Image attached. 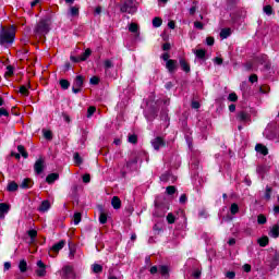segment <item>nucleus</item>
<instances>
[{"instance_id":"f257e3e1","label":"nucleus","mask_w":279,"mask_h":279,"mask_svg":"<svg viewBox=\"0 0 279 279\" xmlns=\"http://www.w3.org/2000/svg\"><path fill=\"white\" fill-rule=\"evenodd\" d=\"M16 38V28L14 26H1L0 29V45L1 47H10Z\"/></svg>"},{"instance_id":"f03ea898","label":"nucleus","mask_w":279,"mask_h":279,"mask_svg":"<svg viewBox=\"0 0 279 279\" xmlns=\"http://www.w3.org/2000/svg\"><path fill=\"white\" fill-rule=\"evenodd\" d=\"M50 29H51V20L43 19L35 26L34 33L36 34V36H46V34H49Z\"/></svg>"},{"instance_id":"7ed1b4c3","label":"nucleus","mask_w":279,"mask_h":279,"mask_svg":"<svg viewBox=\"0 0 279 279\" xmlns=\"http://www.w3.org/2000/svg\"><path fill=\"white\" fill-rule=\"evenodd\" d=\"M120 10L121 12H126L128 14H134L136 12V3L134 0H126Z\"/></svg>"},{"instance_id":"20e7f679","label":"nucleus","mask_w":279,"mask_h":279,"mask_svg":"<svg viewBox=\"0 0 279 279\" xmlns=\"http://www.w3.org/2000/svg\"><path fill=\"white\" fill-rule=\"evenodd\" d=\"M35 274L38 278H45V276H47V265H45L43 260L37 262Z\"/></svg>"},{"instance_id":"39448f33","label":"nucleus","mask_w":279,"mask_h":279,"mask_svg":"<svg viewBox=\"0 0 279 279\" xmlns=\"http://www.w3.org/2000/svg\"><path fill=\"white\" fill-rule=\"evenodd\" d=\"M90 48H87L80 57H71L72 62H84L90 58Z\"/></svg>"},{"instance_id":"423d86ee","label":"nucleus","mask_w":279,"mask_h":279,"mask_svg":"<svg viewBox=\"0 0 279 279\" xmlns=\"http://www.w3.org/2000/svg\"><path fill=\"white\" fill-rule=\"evenodd\" d=\"M165 145H166L165 138H162L160 136H158L151 141V146L154 147V149L156 151H159L160 147H165Z\"/></svg>"},{"instance_id":"0eeeda50","label":"nucleus","mask_w":279,"mask_h":279,"mask_svg":"<svg viewBox=\"0 0 279 279\" xmlns=\"http://www.w3.org/2000/svg\"><path fill=\"white\" fill-rule=\"evenodd\" d=\"M238 121H240L241 123H250L251 121V117L250 113L245 112V111H240L236 116Z\"/></svg>"},{"instance_id":"6e6552de","label":"nucleus","mask_w":279,"mask_h":279,"mask_svg":"<svg viewBox=\"0 0 279 279\" xmlns=\"http://www.w3.org/2000/svg\"><path fill=\"white\" fill-rule=\"evenodd\" d=\"M35 172L40 174L43 173V170L45 169V160L38 159L34 165Z\"/></svg>"},{"instance_id":"1a4fd4ad","label":"nucleus","mask_w":279,"mask_h":279,"mask_svg":"<svg viewBox=\"0 0 279 279\" xmlns=\"http://www.w3.org/2000/svg\"><path fill=\"white\" fill-rule=\"evenodd\" d=\"M166 69H168L169 73H173L175 69H178V61L170 59L166 63Z\"/></svg>"},{"instance_id":"9d476101","label":"nucleus","mask_w":279,"mask_h":279,"mask_svg":"<svg viewBox=\"0 0 279 279\" xmlns=\"http://www.w3.org/2000/svg\"><path fill=\"white\" fill-rule=\"evenodd\" d=\"M10 211V206L5 203L0 204V219H4L5 215Z\"/></svg>"},{"instance_id":"9b49d317","label":"nucleus","mask_w":279,"mask_h":279,"mask_svg":"<svg viewBox=\"0 0 279 279\" xmlns=\"http://www.w3.org/2000/svg\"><path fill=\"white\" fill-rule=\"evenodd\" d=\"M255 150L258 154H262V156H267V154H269V150L267 149V146L263 145V144H257L255 146Z\"/></svg>"},{"instance_id":"f8f14e48","label":"nucleus","mask_w":279,"mask_h":279,"mask_svg":"<svg viewBox=\"0 0 279 279\" xmlns=\"http://www.w3.org/2000/svg\"><path fill=\"white\" fill-rule=\"evenodd\" d=\"M64 245H66V241L61 240L58 243H56L51 250L52 252H54V254H58V252H60V250H62Z\"/></svg>"},{"instance_id":"ddd939ff","label":"nucleus","mask_w":279,"mask_h":279,"mask_svg":"<svg viewBox=\"0 0 279 279\" xmlns=\"http://www.w3.org/2000/svg\"><path fill=\"white\" fill-rule=\"evenodd\" d=\"M21 189H32L34 186V181L32 179L26 178L21 183Z\"/></svg>"},{"instance_id":"4468645a","label":"nucleus","mask_w":279,"mask_h":279,"mask_svg":"<svg viewBox=\"0 0 279 279\" xmlns=\"http://www.w3.org/2000/svg\"><path fill=\"white\" fill-rule=\"evenodd\" d=\"M51 208V203L49 201H43L41 205L39 206V213H47Z\"/></svg>"},{"instance_id":"2eb2a0df","label":"nucleus","mask_w":279,"mask_h":279,"mask_svg":"<svg viewBox=\"0 0 279 279\" xmlns=\"http://www.w3.org/2000/svg\"><path fill=\"white\" fill-rule=\"evenodd\" d=\"M111 206L114 210H119V208H121V198H119V196H113L111 199Z\"/></svg>"},{"instance_id":"dca6fc26","label":"nucleus","mask_w":279,"mask_h":279,"mask_svg":"<svg viewBox=\"0 0 279 279\" xmlns=\"http://www.w3.org/2000/svg\"><path fill=\"white\" fill-rule=\"evenodd\" d=\"M62 274L64 278H71V276H73V267L64 266L62 269Z\"/></svg>"},{"instance_id":"f3484780","label":"nucleus","mask_w":279,"mask_h":279,"mask_svg":"<svg viewBox=\"0 0 279 279\" xmlns=\"http://www.w3.org/2000/svg\"><path fill=\"white\" fill-rule=\"evenodd\" d=\"M269 236H271L272 239H278L279 236V226L275 225L269 232Z\"/></svg>"},{"instance_id":"a211bd4d","label":"nucleus","mask_w":279,"mask_h":279,"mask_svg":"<svg viewBox=\"0 0 279 279\" xmlns=\"http://www.w3.org/2000/svg\"><path fill=\"white\" fill-rule=\"evenodd\" d=\"M257 243L260 247H267V245H269V238L267 235L262 236L257 240Z\"/></svg>"},{"instance_id":"6ab92c4d","label":"nucleus","mask_w":279,"mask_h":279,"mask_svg":"<svg viewBox=\"0 0 279 279\" xmlns=\"http://www.w3.org/2000/svg\"><path fill=\"white\" fill-rule=\"evenodd\" d=\"M58 178H60V175H59L58 173H50V174L47 175L46 182H47L48 184H53V182H54L56 180H58Z\"/></svg>"},{"instance_id":"aec40b11","label":"nucleus","mask_w":279,"mask_h":279,"mask_svg":"<svg viewBox=\"0 0 279 279\" xmlns=\"http://www.w3.org/2000/svg\"><path fill=\"white\" fill-rule=\"evenodd\" d=\"M7 190L10 192V193H14L15 191H19V184L14 181H11L9 182L8 186H7Z\"/></svg>"},{"instance_id":"412c9836","label":"nucleus","mask_w":279,"mask_h":279,"mask_svg":"<svg viewBox=\"0 0 279 279\" xmlns=\"http://www.w3.org/2000/svg\"><path fill=\"white\" fill-rule=\"evenodd\" d=\"M73 86L82 88V86H84V76L82 75L76 76L74 80Z\"/></svg>"},{"instance_id":"4be33fe9","label":"nucleus","mask_w":279,"mask_h":279,"mask_svg":"<svg viewBox=\"0 0 279 279\" xmlns=\"http://www.w3.org/2000/svg\"><path fill=\"white\" fill-rule=\"evenodd\" d=\"M180 65H181L182 71H184L185 73L191 72V65H189L186 60L180 59Z\"/></svg>"},{"instance_id":"5701e85b","label":"nucleus","mask_w":279,"mask_h":279,"mask_svg":"<svg viewBox=\"0 0 279 279\" xmlns=\"http://www.w3.org/2000/svg\"><path fill=\"white\" fill-rule=\"evenodd\" d=\"M69 14L73 17L80 16V7L77 5L70 7Z\"/></svg>"},{"instance_id":"b1692460","label":"nucleus","mask_w":279,"mask_h":279,"mask_svg":"<svg viewBox=\"0 0 279 279\" xmlns=\"http://www.w3.org/2000/svg\"><path fill=\"white\" fill-rule=\"evenodd\" d=\"M232 34V31L230 28H222L221 32H220V38H228L230 37Z\"/></svg>"},{"instance_id":"393cba45","label":"nucleus","mask_w":279,"mask_h":279,"mask_svg":"<svg viewBox=\"0 0 279 279\" xmlns=\"http://www.w3.org/2000/svg\"><path fill=\"white\" fill-rule=\"evenodd\" d=\"M19 93L23 97H29V88H27V86H25V85L20 86Z\"/></svg>"},{"instance_id":"a878e982","label":"nucleus","mask_w":279,"mask_h":279,"mask_svg":"<svg viewBox=\"0 0 279 279\" xmlns=\"http://www.w3.org/2000/svg\"><path fill=\"white\" fill-rule=\"evenodd\" d=\"M19 269L22 274H25V271H27V262L25 259L20 260Z\"/></svg>"},{"instance_id":"bb28decb","label":"nucleus","mask_w":279,"mask_h":279,"mask_svg":"<svg viewBox=\"0 0 279 279\" xmlns=\"http://www.w3.org/2000/svg\"><path fill=\"white\" fill-rule=\"evenodd\" d=\"M12 75H14V68L12 65H8L4 77L8 80V77H12Z\"/></svg>"},{"instance_id":"cd10ccee","label":"nucleus","mask_w":279,"mask_h":279,"mask_svg":"<svg viewBox=\"0 0 279 279\" xmlns=\"http://www.w3.org/2000/svg\"><path fill=\"white\" fill-rule=\"evenodd\" d=\"M92 269H93L94 274H101V271H104V266L99 265V264H94L92 266Z\"/></svg>"},{"instance_id":"c85d7f7f","label":"nucleus","mask_w":279,"mask_h":279,"mask_svg":"<svg viewBox=\"0 0 279 279\" xmlns=\"http://www.w3.org/2000/svg\"><path fill=\"white\" fill-rule=\"evenodd\" d=\"M17 151L21 154V156H23L24 158H28V154L25 151V146L23 145H19L17 146Z\"/></svg>"},{"instance_id":"c756f323","label":"nucleus","mask_w":279,"mask_h":279,"mask_svg":"<svg viewBox=\"0 0 279 279\" xmlns=\"http://www.w3.org/2000/svg\"><path fill=\"white\" fill-rule=\"evenodd\" d=\"M231 215H236L239 213V205L236 203H232L230 206Z\"/></svg>"},{"instance_id":"7c9ffc66","label":"nucleus","mask_w":279,"mask_h":279,"mask_svg":"<svg viewBox=\"0 0 279 279\" xmlns=\"http://www.w3.org/2000/svg\"><path fill=\"white\" fill-rule=\"evenodd\" d=\"M256 171L259 175H265V173H267V167L266 166H257Z\"/></svg>"},{"instance_id":"2f4dec72","label":"nucleus","mask_w":279,"mask_h":279,"mask_svg":"<svg viewBox=\"0 0 279 279\" xmlns=\"http://www.w3.org/2000/svg\"><path fill=\"white\" fill-rule=\"evenodd\" d=\"M129 32H131L132 34H136L138 32V24L131 23L129 26Z\"/></svg>"},{"instance_id":"473e14b6","label":"nucleus","mask_w":279,"mask_h":279,"mask_svg":"<svg viewBox=\"0 0 279 279\" xmlns=\"http://www.w3.org/2000/svg\"><path fill=\"white\" fill-rule=\"evenodd\" d=\"M74 226H77L80 221H82V214L81 213H75L73 217Z\"/></svg>"},{"instance_id":"72a5a7b5","label":"nucleus","mask_w":279,"mask_h":279,"mask_svg":"<svg viewBox=\"0 0 279 279\" xmlns=\"http://www.w3.org/2000/svg\"><path fill=\"white\" fill-rule=\"evenodd\" d=\"M196 57L199 58L201 60H203V58H206V50L204 49H198L195 52Z\"/></svg>"},{"instance_id":"f704fd0d","label":"nucleus","mask_w":279,"mask_h":279,"mask_svg":"<svg viewBox=\"0 0 279 279\" xmlns=\"http://www.w3.org/2000/svg\"><path fill=\"white\" fill-rule=\"evenodd\" d=\"M60 86H61V88H63V90H66V89H69V86H71V83H69L66 80H61Z\"/></svg>"},{"instance_id":"c9c22d12","label":"nucleus","mask_w":279,"mask_h":279,"mask_svg":"<svg viewBox=\"0 0 279 279\" xmlns=\"http://www.w3.org/2000/svg\"><path fill=\"white\" fill-rule=\"evenodd\" d=\"M257 222L259 223V226H264V223H267V217H265V215H259L257 217Z\"/></svg>"},{"instance_id":"e433bc0d","label":"nucleus","mask_w":279,"mask_h":279,"mask_svg":"<svg viewBox=\"0 0 279 279\" xmlns=\"http://www.w3.org/2000/svg\"><path fill=\"white\" fill-rule=\"evenodd\" d=\"M159 274H161V276H167V274H169V267L159 266Z\"/></svg>"},{"instance_id":"4c0bfd02","label":"nucleus","mask_w":279,"mask_h":279,"mask_svg":"<svg viewBox=\"0 0 279 279\" xmlns=\"http://www.w3.org/2000/svg\"><path fill=\"white\" fill-rule=\"evenodd\" d=\"M99 222L102 223V225L108 222V215H106V213L100 214Z\"/></svg>"},{"instance_id":"58836bf2","label":"nucleus","mask_w":279,"mask_h":279,"mask_svg":"<svg viewBox=\"0 0 279 279\" xmlns=\"http://www.w3.org/2000/svg\"><path fill=\"white\" fill-rule=\"evenodd\" d=\"M153 25H154L155 27H160V25H162V19H160V17H155V19L153 20Z\"/></svg>"},{"instance_id":"ea45409f","label":"nucleus","mask_w":279,"mask_h":279,"mask_svg":"<svg viewBox=\"0 0 279 279\" xmlns=\"http://www.w3.org/2000/svg\"><path fill=\"white\" fill-rule=\"evenodd\" d=\"M28 236H31L32 243H34V239H36V236H38V231H36V230H29V231H28Z\"/></svg>"},{"instance_id":"a19ab883","label":"nucleus","mask_w":279,"mask_h":279,"mask_svg":"<svg viewBox=\"0 0 279 279\" xmlns=\"http://www.w3.org/2000/svg\"><path fill=\"white\" fill-rule=\"evenodd\" d=\"M265 199H271V187L267 186L265 192Z\"/></svg>"},{"instance_id":"79ce46f5","label":"nucleus","mask_w":279,"mask_h":279,"mask_svg":"<svg viewBox=\"0 0 279 279\" xmlns=\"http://www.w3.org/2000/svg\"><path fill=\"white\" fill-rule=\"evenodd\" d=\"M166 193H167L168 195H173V194L175 193V186H173V185L168 186V187L166 189Z\"/></svg>"},{"instance_id":"37998d69","label":"nucleus","mask_w":279,"mask_h":279,"mask_svg":"<svg viewBox=\"0 0 279 279\" xmlns=\"http://www.w3.org/2000/svg\"><path fill=\"white\" fill-rule=\"evenodd\" d=\"M228 99H229V101H238L239 96H236L235 93H231V94H229Z\"/></svg>"},{"instance_id":"c03bdc74","label":"nucleus","mask_w":279,"mask_h":279,"mask_svg":"<svg viewBox=\"0 0 279 279\" xmlns=\"http://www.w3.org/2000/svg\"><path fill=\"white\" fill-rule=\"evenodd\" d=\"M97 110V108H95V107H89L88 109H87V117L88 118H90V117H93V114H95V111Z\"/></svg>"},{"instance_id":"a18cd8bd","label":"nucleus","mask_w":279,"mask_h":279,"mask_svg":"<svg viewBox=\"0 0 279 279\" xmlns=\"http://www.w3.org/2000/svg\"><path fill=\"white\" fill-rule=\"evenodd\" d=\"M167 221L168 223H175V216H173V214H168Z\"/></svg>"},{"instance_id":"49530a36","label":"nucleus","mask_w":279,"mask_h":279,"mask_svg":"<svg viewBox=\"0 0 279 279\" xmlns=\"http://www.w3.org/2000/svg\"><path fill=\"white\" fill-rule=\"evenodd\" d=\"M264 12L265 14L271 15L274 12V9L271 8V5H266L264 7Z\"/></svg>"},{"instance_id":"de8ad7c7","label":"nucleus","mask_w":279,"mask_h":279,"mask_svg":"<svg viewBox=\"0 0 279 279\" xmlns=\"http://www.w3.org/2000/svg\"><path fill=\"white\" fill-rule=\"evenodd\" d=\"M74 162L76 165H82V157H80V154L77 153L74 154Z\"/></svg>"},{"instance_id":"09e8293b","label":"nucleus","mask_w":279,"mask_h":279,"mask_svg":"<svg viewBox=\"0 0 279 279\" xmlns=\"http://www.w3.org/2000/svg\"><path fill=\"white\" fill-rule=\"evenodd\" d=\"M138 137L136 135H130L129 136V143H132L133 145H135V143H137Z\"/></svg>"},{"instance_id":"8fccbe9b","label":"nucleus","mask_w":279,"mask_h":279,"mask_svg":"<svg viewBox=\"0 0 279 279\" xmlns=\"http://www.w3.org/2000/svg\"><path fill=\"white\" fill-rule=\"evenodd\" d=\"M104 64H105V69H112V66H114L112 64V61L109 59L105 60Z\"/></svg>"},{"instance_id":"3c124183","label":"nucleus","mask_w":279,"mask_h":279,"mask_svg":"<svg viewBox=\"0 0 279 279\" xmlns=\"http://www.w3.org/2000/svg\"><path fill=\"white\" fill-rule=\"evenodd\" d=\"M0 117H10V112H8V109L0 108Z\"/></svg>"},{"instance_id":"603ef678","label":"nucleus","mask_w":279,"mask_h":279,"mask_svg":"<svg viewBox=\"0 0 279 279\" xmlns=\"http://www.w3.org/2000/svg\"><path fill=\"white\" fill-rule=\"evenodd\" d=\"M44 137L47 138L48 141H51L52 138L51 131H44Z\"/></svg>"},{"instance_id":"864d4df0","label":"nucleus","mask_w":279,"mask_h":279,"mask_svg":"<svg viewBox=\"0 0 279 279\" xmlns=\"http://www.w3.org/2000/svg\"><path fill=\"white\" fill-rule=\"evenodd\" d=\"M226 277L229 279H234V278H236V274L234 271H228L226 274Z\"/></svg>"},{"instance_id":"5fc2aeb1","label":"nucleus","mask_w":279,"mask_h":279,"mask_svg":"<svg viewBox=\"0 0 279 279\" xmlns=\"http://www.w3.org/2000/svg\"><path fill=\"white\" fill-rule=\"evenodd\" d=\"M206 43L209 47H213L215 45V38L213 37H207Z\"/></svg>"},{"instance_id":"6e6d98bb","label":"nucleus","mask_w":279,"mask_h":279,"mask_svg":"<svg viewBox=\"0 0 279 279\" xmlns=\"http://www.w3.org/2000/svg\"><path fill=\"white\" fill-rule=\"evenodd\" d=\"M194 27H196V29H204V24L202 22H194Z\"/></svg>"},{"instance_id":"4d7b16f0","label":"nucleus","mask_w":279,"mask_h":279,"mask_svg":"<svg viewBox=\"0 0 279 279\" xmlns=\"http://www.w3.org/2000/svg\"><path fill=\"white\" fill-rule=\"evenodd\" d=\"M89 82H90V84L97 85V84H99V77L93 76Z\"/></svg>"},{"instance_id":"13d9d810","label":"nucleus","mask_w":279,"mask_h":279,"mask_svg":"<svg viewBox=\"0 0 279 279\" xmlns=\"http://www.w3.org/2000/svg\"><path fill=\"white\" fill-rule=\"evenodd\" d=\"M83 182H84L85 184H88V182H90V174H84V175H83Z\"/></svg>"},{"instance_id":"bf43d9fd","label":"nucleus","mask_w":279,"mask_h":279,"mask_svg":"<svg viewBox=\"0 0 279 279\" xmlns=\"http://www.w3.org/2000/svg\"><path fill=\"white\" fill-rule=\"evenodd\" d=\"M214 62H215V64L221 65V64H223V59H222V58H219V57H216V58L214 59Z\"/></svg>"},{"instance_id":"052dcab7","label":"nucleus","mask_w":279,"mask_h":279,"mask_svg":"<svg viewBox=\"0 0 279 279\" xmlns=\"http://www.w3.org/2000/svg\"><path fill=\"white\" fill-rule=\"evenodd\" d=\"M11 268H12V264L10 262H5L4 263V271H10Z\"/></svg>"},{"instance_id":"680f3d73","label":"nucleus","mask_w":279,"mask_h":279,"mask_svg":"<svg viewBox=\"0 0 279 279\" xmlns=\"http://www.w3.org/2000/svg\"><path fill=\"white\" fill-rule=\"evenodd\" d=\"M250 82L254 84V82H258V76L256 74H253L250 76Z\"/></svg>"},{"instance_id":"e2e57ef3","label":"nucleus","mask_w":279,"mask_h":279,"mask_svg":"<svg viewBox=\"0 0 279 279\" xmlns=\"http://www.w3.org/2000/svg\"><path fill=\"white\" fill-rule=\"evenodd\" d=\"M243 269H244V271H246V274H250V271H252V266L250 264H245L243 266Z\"/></svg>"},{"instance_id":"0e129e2a","label":"nucleus","mask_w":279,"mask_h":279,"mask_svg":"<svg viewBox=\"0 0 279 279\" xmlns=\"http://www.w3.org/2000/svg\"><path fill=\"white\" fill-rule=\"evenodd\" d=\"M180 204H186V194H182L179 199Z\"/></svg>"},{"instance_id":"69168bd1","label":"nucleus","mask_w":279,"mask_h":279,"mask_svg":"<svg viewBox=\"0 0 279 279\" xmlns=\"http://www.w3.org/2000/svg\"><path fill=\"white\" fill-rule=\"evenodd\" d=\"M72 90L74 94H77V93L82 92V87H77V86L73 85Z\"/></svg>"},{"instance_id":"338daca9","label":"nucleus","mask_w":279,"mask_h":279,"mask_svg":"<svg viewBox=\"0 0 279 279\" xmlns=\"http://www.w3.org/2000/svg\"><path fill=\"white\" fill-rule=\"evenodd\" d=\"M158 267L157 266H153L151 268H150V274H158Z\"/></svg>"},{"instance_id":"774afa93","label":"nucleus","mask_w":279,"mask_h":279,"mask_svg":"<svg viewBox=\"0 0 279 279\" xmlns=\"http://www.w3.org/2000/svg\"><path fill=\"white\" fill-rule=\"evenodd\" d=\"M192 108H194V110L199 109V104L197 101H193L192 102Z\"/></svg>"}]
</instances>
